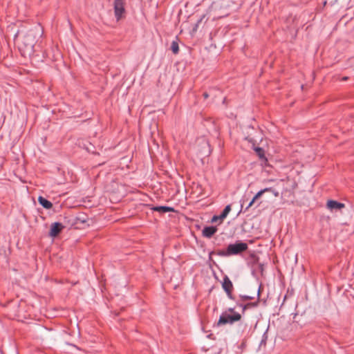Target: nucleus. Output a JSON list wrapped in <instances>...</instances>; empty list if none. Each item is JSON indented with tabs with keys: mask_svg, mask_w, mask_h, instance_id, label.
I'll use <instances>...</instances> for the list:
<instances>
[{
	"mask_svg": "<svg viewBox=\"0 0 354 354\" xmlns=\"http://www.w3.org/2000/svg\"><path fill=\"white\" fill-rule=\"evenodd\" d=\"M42 29L37 26L29 30L23 37L21 43L19 44V50L22 56L30 57L34 53V46L37 41V37H41Z\"/></svg>",
	"mask_w": 354,
	"mask_h": 354,
	"instance_id": "nucleus-1",
	"label": "nucleus"
},
{
	"mask_svg": "<svg viewBox=\"0 0 354 354\" xmlns=\"http://www.w3.org/2000/svg\"><path fill=\"white\" fill-rule=\"evenodd\" d=\"M248 244L237 241L235 243L228 245L225 250H220L218 254L222 257L237 255L248 250Z\"/></svg>",
	"mask_w": 354,
	"mask_h": 354,
	"instance_id": "nucleus-2",
	"label": "nucleus"
},
{
	"mask_svg": "<svg viewBox=\"0 0 354 354\" xmlns=\"http://www.w3.org/2000/svg\"><path fill=\"white\" fill-rule=\"evenodd\" d=\"M241 319V315L239 313L230 314L227 312H223L219 317L218 325L232 324Z\"/></svg>",
	"mask_w": 354,
	"mask_h": 354,
	"instance_id": "nucleus-3",
	"label": "nucleus"
},
{
	"mask_svg": "<svg viewBox=\"0 0 354 354\" xmlns=\"http://www.w3.org/2000/svg\"><path fill=\"white\" fill-rule=\"evenodd\" d=\"M222 287L230 299H233L232 290L233 284L227 276H225L222 283Z\"/></svg>",
	"mask_w": 354,
	"mask_h": 354,
	"instance_id": "nucleus-4",
	"label": "nucleus"
},
{
	"mask_svg": "<svg viewBox=\"0 0 354 354\" xmlns=\"http://www.w3.org/2000/svg\"><path fill=\"white\" fill-rule=\"evenodd\" d=\"M114 12L117 21H119L124 12V1L123 0L114 1Z\"/></svg>",
	"mask_w": 354,
	"mask_h": 354,
	"instance_id": "nucleus-5",
	"label": "nucleus"
},
{
	"mask_svg": "<svg viewBox=\"0 0 354 354\" xmlns=\"http://www.w3.org/2000/svg\"><path fill=\"white\" fill-rule=\"evenodd\" d=\"M64 228V226L63 225L62 223H58V222L53 223L51 225L49 234L52 237H55L62 232V230Z\"/></svg>",
	"mask_w": 354,
	"mask_h": 354,
	"instance_id": "nucleus-6",
	"label": "nucleus"
},
{
	"mask_svg": "<svg viewBox=\"0 0 354 354\" xmlns=\"http://www.w3.org/2000/svg\"><path fill=\"white\" fill-rule=\"evenodd\" d=\"M326 207L330 211L340 210L345 207V205L336 201L329 200L327 202Z\"/></svg>",
	"mask_w": 354,
	"mask_h": 354,
	"instance_id": "nucleus-7",
	"label": "nucleus"
},
{
	"mask_svg": "<svg viewBox=\"0 0 354 354\" xmlns=\"http://www.w3.org/2000/svg\"><path fill=\"white\" fill-rule=\"evenodd\" d=\"M217 231V227L215 226L205 227L203 230V235L207 238H211Z\"/></svg>",
	"mask_w": 354,
	"mask_h": 354,
	"instance_id": "nucleus-8",
	"label": "nucleus"
},
{
	"mask_svg": "<svg viewBox=\"0 0 354 354\" xmlns=\"http://www.w3.org/2000/svg\"><path fill=\"white\" fill-rule=\"evenodd\" d=\"M203 150L201 151L202 156H207L210 154V147L207 141L203 140L201 142Z\"/></svg>",
	"mask_w": 354,
	"mask_h": 354,
	"instance_id": "nucleus-9",
	"label": "nucleus"
},
{
	"mask_svg": "<svg viewBox=\"0 0 354 354\" xmlns=\"http://www.w3.org/2000/svg\"><path fill=\"white\" fill-rule=\"evenodd\" d=\"M38 201L43 207L47 209H49L53 207L52 203L42 196H39L38 198Z\"/></svg>",
	"mask_w": 354,
	"mask_h": 354,
	"instance_id": "nucleus-10",
	"label": "nucleus"
},
{
	"mask_svg": "<svg viewBox=\"0 0 354 354\" xmlns=\"http://www.w3.org/2000/svg\"><path fill=\"white\" fill-rule=\"evenodd\" d=\"M154 211L165 213L169 212H174V209L173 207H170L168 206H157L153 208Z\"/></svg>",
	"mask_w": 354,
	"mask_h": 354,
	"instance_id": "nucleus-11",
	"label": "nucleus"
},
{
	"mask_svg": "<svg viewBox=\"0 0 354 354\" xmlns=\"http://www.w3.org/2000/svg\"><path fill=\"white\" fill-rule=\"evenodd\" d=\"M231 211V205H227L224 209L223 210L222 213L220 214V221H222L224 218L227 217L230 212Z\"/></svg>",
	"mask_w": 354,
	"mask_h": 354,
	"instance_id": "nucleus-12",
	"label": "nucleus"
},
{
	"mask_svg": "<svg viewBox=\"0 0 354 354\" xmlns=\"http://www.w3.org/2000/svg\"><path fill=\"white\" fill-rule=\"evenodd\" d=\"M270 191H272V188L271 187H267V188H265L263 189L260 190L253 197V201H255L256 200L259 198L265 192H270Z\"/></svg>",
	"mask_w": 354,
	"mask_h": 354,
	"instance_id": "nucleus-13",
	"label": "nucleus"
},
{
	"mask_svg": "<svg viewBox=\"0 0 354 354\" xmlns=\"http://www.w3.org/2000/svg\"><path fill=\"white\" fill-rule=\"evenodd\" d=\"M171 48L172 52L174 54H177L179 51V47H178V42H176L175 41H172Z\"/></svg>",
	"mask_w": 354,
	"mask_h": 354,
	"instance_id": "nucleus-14",
	"label": "nucleus"
},
{
	"mask_svg": "<svg viewBox=\"0 0 354 354\" xmlns=\"http://www.w3.org/2000/svg\"><path fill=\"white\" fill-rule=\"evenodd\" d=\"M255 151L261 158H264V151L262 148L257 147Z\"/></svg>",
	"mask_w": 354,
	"mask_h": 354,
	"instance_id": "nucleus-15",
	"label": "nucleus"
},
{
	"mask_svg": "<svg viewBox=\"0 0 354 354\" xmlns=\"http://www.w3.org/2000/svg\"><path fill=\"white\" fill-rule=\"evenodd\" d=\"M257 306V302H255V303H250V304H248L246 305H242L241 304L240 306L243 308V312H244L245 310V309L249 307V306H253V307H255Z\"/></svg>",
	"mask_w": 354,
	"mask_h": 354,
	"instance_id": "nucleus-16",
	"label": "nucleus"
},
{
	"mask_svg": "<svg viewBox=\"0 0 354 354\" xmlns=\"http://www.w3.org/2000/svg\"><path fill=\"white\" fill-rule=\"evenodd\" d=\"M240 297L242 299V300L243 301H247V300H251L253 299V297H251V296H248V295H240Z\"/></svg>",
	"mask_w": 354,
	"mask_h": 354,
	"instance_id": "nucleus-17",
	"label": "nucleus"
},
{
	"mask_svg": "<svg viewBox=\"0 0 354 354\" xmlns=\"http://www.w3.org/2000/svg\"><path fill=\"white\" fill-rule=\"evenodd\" d=\"M218 220H220V215L219 216H214L212 218V222L214 223V222H216Z\"/></svg>",
	"mask_w": 354,
	"mask_h": 354,
	"instance_id": "nucleus-18",
	"label": "nucleus"
},
{
	"mask_svg": "<svg viewBox=\"0 0 354 354\" xmlns=\"http://www.w3.org/2000/svg\"><path fill=\"white\" fill-rule=\"evenodd\" d=\"M254 202L255 201H253V198H252V201L248 205V206L245 207V211L248 210L250 207H251L253 205V204L254 203Z\"/></svg>",
	"mask_w": 354,
	"mask_h": 354,
	"instance_id": "nucleus-19",
	"label": "nucleus"
},
{
	"mask_svg": "<svg viewBox=\"0 0 354 354\" xmlns=\"http://www.w3.org/2000/svg\"><path fill=\"white\" fill-rule=\"evenodd\" d=\"M225 312H227L230 314H234V313H236L233 308H228L227 310H226Z\"/></svg>",
	"mask_w": 354,
	"mask_h": 354,
	"instance_id": "nucleus-20",
	"label": "nucleus"
},
{
	"mask_svg": "<svg viewBox=\"0 0 354 354\" xmlns=\"http://www.w3.org/2000/svg\"><path fill=\"white\" fill-rule=\"evenodd\" d=\"M271 192H272L274 193V196H279V193H278V192H274L272 189V191H271Z\"/></svg>",
	"mask_w": 354,
	"mask_h": 354,
	"instance_id": "nucleus-21",
	"label": "nucleus"
},
{
	"mask_svg": "<svg viewBox=\"0 0 354 354\" xmlns=\"http://www.w3.org/2000/svg\"><path fill=\"white\" fill-rule=\"evenodd\" d=\"M208 96H209V95H208V94H207V93H203V97H204V98H205V99H206V98H207V97H208Z\"/></svg>",
	"mask_w": 354,
	"mask_h": 354,
	"instance_id": "nucleus-22",
	"label": "nucleus"
},
{
	"mask_svg": "<svg viewBox=\"0 0 354 354\" xmlns=\"http://www.w3.org/2000/svg\"><path fill=\"white\" fill-rule=\"evenodd\" d=\"M19 33V31H17V32L15 35V39L17 38V37L18 36Z\"/></svg>",
	"mask_w": 354,
	"mask_h": 354,
	"instance_id": "nucleus-23",
	"label": "nucleus"
},
{
	"mask_svg": "<svg viewBox=\"0 0 354 354\" xmlns=\"http://www.w3.org/2000/svg\"><path fill=\"white\" fill-rule=\"evenodd\" d=\"M259 295H260V290H258V292H257V295H258V297H259Z\"/></svg>",
	"mask_w": 354,
	"mask_h": 354,
	"instance_id": "nucleus-24",
	"label": "nucleus"
},
{
	"mask_svg": "<svg viewBox=\"0 0 354 354\" xmlns=\"http://www.w3.org/2000/svg\"><path fill=\"white\" fill-rule=\"evenodd\" d=\"M343 80H347V77H344L343 78Z\"/></svg>",
	"mask_w": 354,
	"mask_h": 354,
	"instance_id": "nucleus-25",
	"label": "nucleus"
}]
</instances>
